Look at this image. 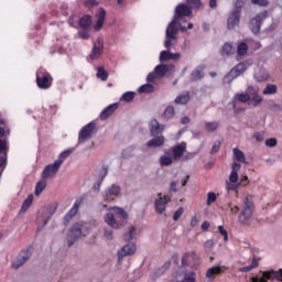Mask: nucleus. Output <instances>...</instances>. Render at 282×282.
<instances>
[{
    "mask_svg": "<svg viewBox=\"0 0 282 282\" xmlns=\"http://www.w3.org/2000/svg\"><path fill=\"white\" fill-rule=\"evenodd\" d=\"M243 6H246V0H236V2H235L236 10H241V8H243Z\"/></svg>",
    "mask_w": 282,
    "mask_h": 282,
    "instance_id": "55",
    "label": "nucleus"
},
{
    "mask_svg": "<svg viewBox=\"0 0 282 282\" xmlns=\"http://www.w3.org/2000/svg\"><path fill=\"white\" fill-rule=\"evenodd\" d=\"M239 171H241V164L234 162L229 175V182H231V184H237V182H239Z\"/></svg>",
    "mask_w": 282,
    "mask_h": 282,
    "instance_id": "24",
    "label": "nucleus"
},
{
    "mask_svg": "<svg viewBox=\"0 0 282 282\" xmlns=\"http://www.w3.org/2000/svg\"><path fill=\"white\" fill-rule=\"evenodd\" d=\"M276 91H278L276 85H274V84H268V85L265 86V88L263 89L262 94H263L264 96H272V95L276 94Z\"/></svg>",
    "mask_w": 282,
    "mask_h": 282,
    "instance_id": "38",
    "label": "nucleus"
},
{
    "mask_svg": "<svg viewBox=\"0 0 282 282\" xmlns=\"http://www.w3.org/2000/svg\"><path fill=\"white\" fill-rule=\"evenodd\" d=\"M33 202H34V195L30 194L26 197V199L23 202L20 213H26L28 208H30V206H32Z\"/></svg>",
    "mask_w": 282,
    "mask_h": 282,
    "instance_id": "35",
    "label": "nucleus"
},
{
    "mask_svg": "<svg viewBox=\"0 0 282 282\" xmlns=\"http://www.w3.org/2000/svg\"><path fill=\"white\" fill-rule=\"evenodd\" d=\"M58 208V204L55 205H48L46 207L43 208V213H45L46 215H48V218L44 221V226H47V221H50L52 215H54V213H56V209Z\"/></svg>",
    "mask_w": 282,
    "mask_h": 282,
    "instance_id": "31",
    "label": "nucleus"
},
{
    "mask_svg": "<svg viewBox=\"0 0 282 282\" xmlns=\"http://www.w3.org/2000/svg\"><path fill=\"white\" fill-rule=\"evenodd\" d=\"M46 186H47V182L44 178L39 181L35 185V196L39 197V195H41V193L45 191Z\"/></svg>",
    "mask_w": 282,
    "mask_h": 282,
    "instance_id": "34",
    "label": "nucleus"
},
{
    "mask_svg": "<svg viewBox=\"0 0 282 282\" xmlns=\"http://www.w3.org/2000/svg\"><path fill=\"white\" fill-rule=\"evenodd\" d=\"M215 202H217V194L214 192L207 193V206H212Z\"/></svg>",
    "mask_w": 282,
    "mask_h": 282,
    "instance_id": "47",
    "label": "nucleus"
},
{
    "mask_svg": "<svg viewBox=\"0 0 282 282\" xmlns=\"http://www.w3.org/2000/svg\"><path fill=\"white\" fill-rule=\"evenodd\" d=\"M187 6H189L191 9H198L202 7L200 0H187Z\"/></svg>",
    "mask_w": 282,
    "mask_h": 282,
    "instance_id": "49",
    "label": "nucleus"
},
{
    "mask_svg": "<svg viewBox=\"0 0 282 282\" xmlns=\"http://www.w3.org/2000/svg\"><path fill=\"white\" fill-rule=\"evenodd\" d=\"M264 19H268V11L258 13L250 20L249 29L251 30L252 34H259L261 32V24L263 23Z\"/></svg>",
    "mask_w": 282,
    "mask_h": 282,
    "instance_id": "8",
    "label": "nucleus"
},
{
    "mask_svg": "<svg viewBox=\"0 0 282 282\" xmlns=\"http://www.w3.org/2000/svg\"><path fill=\"white\" fill-rule=\"evenodd\" d=\"M172 153L174 155V160H180V158H182L184 155V153H186V143L182 142V143L175 145L172 149Z\"/></svg>",
    "mask_w": 282,
    "mask_h": 282,
    "instance_id": "26",
    "label": "nucleus"
},
{
    "mask_svg": "<svg viewBox=\"0 0 282 282\" xmlns=\"http://www.w3.org/2000/svg\"><path fill=\"white\" fill-rule=\"evenodd\" d=\"M79 206H80V202L76 200L74 206L70 208V210L66 215L70 216L72 218L76 217Z\"/></svg>",
    "mask_w": 282,
    "mask_h": 282,
    "instance_id": "44",
    "label": "nucleus"
},
{
    "mask_svg": "<svg viewBox=\"0 0 282 282\" xmlns=\"http://www.w3.org/2000/svg\"><path fill=\"white\" fill-rule=\"evenodd\" d=\"M155 78H158V75H155V72H153V73H149L147 80L149 83H155Z\"/></svg>",
    "mask_w": 282,
    "mask_h": 282,
    "instance_id": "58",
    "label": "nucleus"
},
{
    "mask_svg": "<svg viewBox=\"0 0 282 282\" xmlns=\"http://www.w3.org/2000/svg\"><path fill=\"white\" fill-rule=\"evenodd\" d=\"M253 6H260V8H268L270 6V1L268 0H251Z\"/></svg>",
    "mask_w": 282,
    "mask_h": 282,
    "instance_id": "48",
    "label": "nucleus"
},
{
    "mask_svg": "<svg viewBox=\"0 0 282 282\" xmlns=\"http://www.w3.org/2000/svg\"><path fill=\"white\" fill-rule=\"evenodd\" d=\"M135 250H138V247L133 242L123 246L121 251L118 252L119 259H121V257H129L131 254H134Z\"/></svg>",
    "mask_w": 282,
    "mask_h": 282,
    "instance_id": "25",
    "label": "nucleus"
},
{
    "mask_svg": "<svg viewBox=\"0 0 282 282\" xmlns=\"http://www.w3.org/2000/svg\"><path fill=\"white\" fill-rule=\"evenodd\" d=\"M85 6L87 8H94V6H98V2L96 0H88L85 2Z\"/></svg>",
    "mask_w": 282,
    "mask_h": 282,
    "instance_id": "64",
    "label": "nucleus"
},
{
    "mask_svg": "<svg viewBox=\"0 0 282 282\" xmlns=\"http://www.w3.org/2000/svg\"><path fill=\"white\" fill-rule=\"evenodd\" d=\"M97 78H100V80H107L109 78V73H107L104 67H98Z\"/></svg>",
    "mask_w": 282,
    "mask_h": 282,
    "instance_id": "42",
    "label": "nucleus"
},
{
    "mask_svg": "<svg viewBox=\"0 0 282 282\" xmlns=\"http://www.w3.org/2000/svg\"><path fill=\"white\" fill-rule=\"evenodd\" d=\"M191 14H193V11L185 3H181L176 6L174 11V18L169 23L165 31L164 47L166 50H171L173 45H177V39H178L177 34L180 32V20L184 19V17H191Z\"/></svg>",
    "mask_w": 282,
    "mask_h": 282,
    "instance_id": "1",
    "label": "nucleus"
},
{
    "mask_svg": "<svg viewBox=\"0 0 282 282\" xmlns=\"http://www.w3.org/2000/svg\"><path fill=\"white\" fill-rule=\"evenodd\" d=\"M182 215H184V207H180L173 215V219L174 221H177L180 219V217H182Z\"/></svg>",
    "mask_w": 282,
    "mask_h": 282,
    "instance_id": "51",
    "label": "nucleus"
},
{
    "mask_svg": "<svg viewBox=\"0 0 282 282\" xmlns=\"http://www.w3.org/2000/svg\"><path fill=\"white\" fill-rule=\"evenodd\" d=\"M79 237H83V226L79 223H76L72 226L67 236L68 247L72 248V246L78 241Z\"/></svg>",
    "mask_w": 282,
    "mask_h": 282,
    "instance_id": "11",
    "label": "nucleus"
},
{
    "mask_svg": "<svg viewBox=\"0 0 282 282\" xmlns=\"http://www.w3.org/2000/svg\"><path fill=\"white\" fill-rule=\"evenodd\" d=\"M118 109V104H111L109 105L106 109L102 110L100 113V119L101 120H107L110 116H113L116 110Z\"/></svg>",
    "mask_w": 282,
    "mask_h": 282,
    "instance_id": "27",
    "label": "nucleus"
},
{
    "mask_svg": "<svg viewBox=\"0 0 282 282\" xmlns=\"http://www.w3.org/2000/svg\"><path fill=\"white\" fill-rule=\"evenodd\" d=\"M73 153L74 148L63 151L62 153H59L58 160L56 162H61V166H63V162H65V160H67V158H69V155H72Z\"/></svg>",
    "mask_w": 282,
    "mask_h": 282,
    "instance_id": "37",
    "label": "nucleus"
},
{
    "mask_svg": "<svg viewBox=\"0 0 282 282\" xmlns=\"http://www.w3.org/2000/svg\"><path fill=\"white\" fill-rule=\"evenodd\" d=\"M135 227H130L128 229V232L123 235V240L124 241H131V239H133L135 237Z\"/></svg>",
    "mask_w": 282,
    "mask_h": 282,
    "instance_id": "41",
    "label": "nucleus"
},
{
    "mask_svg": "<svg viewBox=\"0 0 282 282\" xmlns=\"http://www.w3.org/2000/svg\"><path fill=\"white\" fill-rule=\"evenodd\" d=\"M232 153L237 162H242V164H248V161H246V154L243 153V151L239 150V148H234Z\"/></svg>",
    "mask_w": 282,
    "mask_h": 282,
    "instance_id": "32",
    "label": "nucleus"
},
{
    "mask_svg": "<svg viewBox=\"0 0 282 282\" xmlns=\"http://www.w3.org/2000/svg\"><path fill=\"white\" fill-rule=\"evenodd\" d=\"M110 210H113L117 215L113 216L111 213H107L105 215V221L110 228H113L115 230H120L122 226H127V221L129 219V214L124 210L122 207H111Z\"/></svg>",
    "mask_w": 282,
    "mask_h": 282,
    "instance_id": "5",
    "label": "nucleus"
},
{
    "mask_svg": "<svg viewBox=\"0 0 282 282\" xmlns=\"http://www.w3.org/2000/svg\"><path fill=\"white\" fill-rule=\"evenodd\" d=\"M163 120H173L175 118V107L167 106L162 115Z\"/></svg>",
    "mask_w": 282,
    "mask_h": 282,
    "instance_id": "33",
    "label": "nucleus"
},
{
    "mask_svg": "<svg viewBox=\"0 0 282 282\" xmlns=\"http://www.w3.org/2000/svg\"><path fill=\"white\" fill-rule=\"evenodd\" d=\"M78 36H79V39H84L85 41H87V39H89V33H88L87 30H85V31H79V32H78Z\"/></svg>",
    "mask_w": 282,
    "mask_h": 282,
    "instance_id": "57",
    "label": "nucleus"
},
{
    "mask_svg": "<svg viewBox=\"0 0 282 282\" xmlns=\"http://www.w3.org/2000/svg\"><path fill=\"white\" fill-rule=\"evenodd\" d=\"M8 141L0 140V169L8 166Z\"/></svg>",
    "mask_w": 282,
    "mask_h": 282,
    "instance_id": "18",
    "label": "nucleus"
},
{
    "mask_svg": "<svg viewBox=\"0 0 282 282\" xmlns=\"http://www.w3.org/2000/svg\"><path fill=\"white\" fill-rule=\"evenodd\" d=\"M237 54L238 56H246L248 54V44L242 42L237 47Z\"/></svg>",
    "mask_w": 282,
    "mask_h": 282,
    "instance_id": "40",
    "label": "nucleus"
},
{
    "mask_svg": "<svg viewBox=\"0 0 282 282\" xmlns=\"http://www.w3.org/2000/svg\"><path fill=\"white\" fill-rule=\"evenodd\" d=\"M250 181H248V176H242L239 183V186H248Z\"/></svg>",
    "mask_w": 282,
    "mask_h": 282,
    "instance_id": "62",
    "label": "nucleus"
},
{
    "mask_svg": "<svg viewBox=\"0 0 282 282\" xmlns=\"http://www.w3.org/2000/svg\"><path fill=\"white\" fill-rule=\"evenodd\" d=\"M248 67H250V64H248L247 62H241L239 64H237L223 79L224 85H230V83H232V80H235V78H239V76H241V74H243V72H246V69H248Z\"/></svg>",
    "mask_w": 282,
    "mask_h": 282,
    "instance_id": "7",
    "label": "nucleus"
},
{
    "mask_svg": "<svg viewBox=\"0 0 282 282\" xmlns=\"http://www.w3.org/2000/svg\"><path fill=\"white\" fill-rule=\"evenodd\" d=\"M61 169V161H55L52 164L45 166L42 172V180H52V177H56V173H58Z\"/></svg>",
    "mask_w": 282,
    "mask_h": 282,
    "instance_id": "12",
    "label": "nucleus"
},
{
    "mask_svg": "<svg viewBox=\"0 0 282 282\" xmlns=\"http://www.w3.org/2000/svg\"><path fill=\"white\" fill-rule=\"evenodd\" d=\"M276 280V281H282V269L278 270V271H264L262 273V276L260 278H252L251 281L252 282H268L272 281V280Z\"/></svg>",
    "mask_w": 282,
    "mask_h": 282,
    "instance_id": "10",
    "label": "nucleus"
},
{
    "mask_svg": "<svg viewBox=\"0 0 282 282\" xmlns=\"http://www.w3.org/2000/svg\"><path fill=\"white\" fill-rule=\"evenodd\" d=\"M171 204V196L164 195L162 196V193L159 194V198L154 202V208L155 212L159 215H164V212L166 210V206Z\"/></svg>",
    "mask_w": 282,
    "mask_h": 282,
    "instance_id": "13",
    "label": "nucleus"
},
{
    "mask_svg": "<svg viewBox=\"0 0 282 282\" xmlns=\"http://www.w3.org/2000/svg\"><path fill=\"white\" fill-rule=\"evenodd\" d=\"M105 50V40L102 37H98L96 42H94L93 50L90 52L89 58L91 61H97L102 56V52Z\"/></svg>",
    "mask_w": 282,
    "mask_h": 282,
    "instance_id": "15",
    "label": "nucleus"
},
{
    "mask_svg": "<svg viewBox=\"0 0 282 282\" xmlns=\"http://www.w3.org/2000/svg\"><path fill=\"white\" fill-rule=\"evenodd\" d=\"M108 173H109V170L107 169V166H104L101 169V171L99 172V175H100L101 180H105L107 177Z\"/></svg>",
    "mask_w": 282,
    "mask_h": 282,
    "instance_id": "59",
    "label": "nucleus"
},
{
    "mask_svg": "<svg viewBox=\"0 0 282 282\" xmlns=\"http://www.w3.org/2000/svg\"><path fill=\"white\" fill-rule=\"evenodd\" d=\"M204 69H206V66H198L196 69H194L191 74V80L192 82H197L202 80L204 78Z\"/></svg>",
    "mask_w": 282,
    "mask_h": 282,
    "instance_id": "28",
    "label": "nucleus"
},
{
    "mask_svg": "<svg viewBox=\"0 0 282 282\" xmlns=\"http://www.w3.org/2000/svg\"><path fill=\"white\" fill-rule=\"evenodd\" d=\"M225 270H228V267L220 264L209 268L206 272V279H210L213 281L216 274H221Z\"/></svg>",
    "mask_w": 282,
    "mask_h": 282,
    "instance_id": "22",
    "label": "nucleus"
},
{
    "mask_svg": "<svg viewBox=\"0 0 282 282\" xmlns=\"http://www.w3.org/2000/svg\"><path fill=\"white\" fill-rule=\"evenodd\" d=\"M155 91V87L152 84H144L139 87V94H153Z\"/></svg>",
    "mask_w": 282,
    "mask_h": 282,
    "instance_id": "36",
    "label": "nucleus"
},
{
    "mask_svg": "<svg viewBox=\"0 0 282 282\" xmlns=\"http://www.w3.org/2000/svg\"><path fill=\"white\" fill-rule=\"evenodd\" d=\"M250 265L253 270L254 268H259V259L257 257H253Z\"/></svg>",
    "mask_w": 282,
    "mask_h": 282,
    "instance_id": "63",
    "label": "nucleus"
},
{
    "mask_svg": "<svg viewBox=\"0 0 282 282\" xmlns=\"http://www.w3.org/2000/svg\"><path fill=\"white\" fill-rule=\"evenodd\" d=\"M36 85L40 89H50L52 87V75L43 72L37 73Z\"/></svg>",
    "mask_w": 282,
    "mask_h": 282,
    "instance_id": "14",
    "label": "nucleus"
},
{
    "mask_svg": "<svg viewBox=\"0 0 282 282\" xmlns=\"http://www.w3.org/2000/svg\"><path fill=\"white\" fill-rule=\"evenodd\" d=\"M221 147V143H214L212 150H210V155H215V153H218L219 152V149Z\"/></svg>",
    "mask_w": 282,
    "mask_h": 282,
    "instance_id": "53",
    "label": "nucleus"
},
{
    "mask_svg": "<svg viewBox=\"0 0 282 282\" xmlns=\"http://www.w3.org/2000/svg\"><path fill=\"white\" fill-rule=\"evenodd\" d=\"M218 230H219L220 235L224 237V240L228 241V231H226V229H224V226H218Z\"/></svg>",
    "mask_w": 282,
    "mask_h": 282,
    "instance_id": "54",
    "label": "nucleus"
},
{
    "mask_svg": "<svg viewBox=\"0 0 282 282\" xmlns=\"http://www.w3.org/2000/svg\"><path fill=\"white\" fill-rule=\"evenodd\" d=\"M227 207L230 209L231 215H237V213H239V206L232 207V204L229 203Z\"/></svg>",
    "mask_w": 282,
    "mask_h": 282,
    "instance_id": "56",
    "label": "nucleus"
},
{
    "mask_svg": "<svg viewBox=\"0 0 282 282\" xmlns=\"http://www.w3.org/2000/svg\"><path fill=\"white\" fill-rule=\"evenodd\" d=\"M96 133V124L94 122H90L86 124L78 134V144H85L86 140H90V138H94V134Z\"/></svg>",
    "mask_w": 282,
    "mask_h": 282,
    "instance_id": "9",
    "label": "nucleus"
},
{
    "mask_svg": "<svg viewBox=\"0 0 282 282\" xmlns=\"http://www.w3.org/2000/svg\"><path fill=\"white\" fill-rule=\"evenodd\" d=\"M180 58H182V54L171 53L169 51H162L159 56L161 63H164V61H180Z\"/></svg>",
    "mask_w": 282,
    "mask_h": 282,
    "instance_id": "21",
    "label": "nucleus"
},
{
    "mask_svg": "<svg viewBox=\"0 0 282 282\" xmlns=\"http://www.w3.org/2000/svg\"><path fill=\"white\" fill-rule=\"evenodd\" d=\"M133 98H135V93L128 91L122 95L121 100H123L124 102H131Z\"/></svg>",
    "mask_w": 282,
    "mask_h": 282,
    "instance_id": "45",
    "label": "nucleus"
},
{
    "mask_svg": "<svg viewBox=\"0 0 282 282\" xmlns=\"http://www.w3.org/2000/svg\"><path fill=\"white\" fill-rule=\"evenodd\" d=\"M219 129V123L217 121L206 122L205 123V130L208 133H213L214 131H217Z\"/></svg>",
    "mask_w": 282,
    "mask_h": 282,
    "instance_id": "39",
    "label": "nucleus"
},
{
    "mask_svg": "<svg viewBox=\"0 0 282 282\" xmlns=\"http://www.w3.org/2000/svg\"><path fill=\"white\" fill-rule=\"evenodd\" d=\"M169 72H175V65L160 64L154 68V74L156 78H164V76H166V73Z\"/></svg>",
    "mask_w": 282,
    "mask_h": 282,
    "instance_id": "20",
    "label": "nucleus"
},
{
    "mask_svg": "<svg viewBox=\"0 0 282 282\" xmlns=\"http://www.w3.org/2000/svg\"><path fill=\"white\" fill-rule=\"evenodd\" d=\"M105 17H107V12L100 8L98 13L96 14L97 22L94 26V30L96 32H100L102 30V25H105Z\"/></svg>",
    "mask_w": 282,
    "mask_h": 282,
    "instance_id": "23",
    "label": "nucleus"
},
{
    "mask_svg": "<svg viewBox=\"0 0 282 282\" xmlns=\"http://www.w3.org/2000/svg\"><path fill=\"white\" fill-rule=\"evenodd\" d=\"M189 101H191V93H188V91H185V93L178 95L174 99L175 105H188Z\"/></svg>",
    "mask_w": 282,
    "mask_h": 282,
    "instance_id": "29",
    "label": "nucleus"
},
{
    "mask_svg": "<svg viewBox=\"0 0 282 282\" xmlns=\"http://www.w3.org/2000/svg\"><path fill=\"white\" fill-rule=\"evenodd\" d=\"M223 56H230L232 54V45L226 43L221 48Z\"/></svg>",
    "mask_w": 282,
    "mask_h": 282,
    "instance_id": "46",
    "label": "nucleus"
},
{
    "mask_svg": "<svg viewBox=\"0 0 282 282\" xmlns=\"http://www.w3.org/2000/svg\"><path fill=\"white\" fill-rule=\"evenodd\" d=\"M254 213V203H252V196H246L241 213L238 217V220L242 226H250L249 221L252 219V214Z\"/></svg>",
    "mask_w": 282,
    "mask_h": 282,
    "instance_id": "6",
    "label": "nucleus"
},
{
    "mask_svg": "<svg viewBox=\"0 0 282 282\" xmlns=\"http://www.w3.org/2000/svg\"><path fill=\"white\" fill-rule=\"evenodd\" d=\"M30 257H32V250L23 249L12 264V268H14V270H19V268H21V265H23V263L30 259Z\"/></svg>",
    "mask_w": 282,
    "mask_h": 282,
    "instance_id": "19",
    "label": "nucleus"
},
{
    "mask_svg": "<svg viewBox=\"0 0 282 282\" xmlns=\"http://www.w3.org/2000/svg\"><path fill=\"white\" fill-rule=\"evenodd\" d=\"M122 188L118 184H112L105 191V202H113L121 193Z\"/></svg>",
    "mask_w": 282,
    "mask_h": 282,
    "instance_id": "17",
    "label": "nucleus"
},
{
    "mask_svg": "<svg viewBox=\"0 0 282 282\" xmlns=\"http://www.w3.org/2000/svg\"><path fill=\"white\" fill-rule=\"evenodd\" d=\"M79 28L82 30L89 31L91 30V15H84L79 19Z\"/></svg>",
    "mask_w": 282,
    "mask_h": 282,
    "instance_id": "30",
    "label": "nucleus"
},
{
    "mask_svg": "<svg viewBox=\"0 0 282 282\" xmlns=\"http://www.w3.org/2000/svg\"><path fill=\"white\" fill-rule=\"evenodd\" d=\"M105 237L106 239H108L109 241H111L113 239V229H105Z\"/></svg>",
    "mask_w": 282,
    "mask_h": 282,
    "instance_id": "52",
    "label": "nucleus"
},
{
    "mask_svg": "<svg viewBox=\"0 0 282 282\" xmlns=\"http://www.w3.org/2000/svg\"><path fill=\"white\" fill-rule=\"evenodd\" d=\"M241 102L242 105L249 104L251 107H259L263 102V97L259 95V88L253 86H248L245 93H237L232 99L231 105L234 109H237V105Z\"/></svg>",
    "mask_w": 282,
    "mask_h": 282,
    "instance_id": "2",
    "label": "nucleus"
},
{
    "mask_svg": "<svg viewBox=\"0 0 282 282\" xmlns=\"http://www.w3.org/2000/svg\"><path fill=\"white\" fill-rule=\"evenodd\" d=\"M251 270H254L251 264L247 265V267H241L238 269V272H250Z\"/></svg>",
    "mask_w": 282,
    "mask_h": 282,
    "instance_id": "61",
    "label": "nucleus"
},
{
    "mask_svg": "<svg viewBox=\"0 0 282 282\" xmlns=\"http://www.w3.org/2000/svg\"><path fill=\"white\" fill-rule=\"evenodd\" d=\"M149 129L152 139L147 142V147L149 149H158L160 147H163L164 142H166V139L163 134L165 126L160 123L158 119H151L149 122Z\"/></svg>",
    "mask_w": 282,
    "mask_h": 282,
    "instance_id": "4",
    "label": "nucleus"
},
{
    "mask_svg": "<svg viewBox=\"0 0 282 282\" xmlns=\"http://www.w3.org/2000/svg\"><path fill=\"white\" fill-rule=\"evenodd\" d=\"M161 166H171L173 164V159L171 156L162 155L160 158Z\"/></svg>",
    "mask_w": 282,
    "mask_h": 282,
    "instance_id": "43",
    "label": "nucleus"
},
{
    "mask_svg": "<svg viewBox=\"0 0 282 282\" xmlns=\"http://www.w3.org/2000/svg\"><path fill=\"white\" fill-rule=\"evenodd\" d=\"M188 257L193 259V261H198L199 256L195 253V251H191L185 253L182 257V264L178 267L177 271L175 272V279L177 282H196L197 281V273L193 270H188Z\"/></svg>",
    "mask_w": 282,
    "mask_h": 282,
    "instance_id": "3",
    "label": "nucleus"
},
{
    "mask_svg": "<svg viewBox=\"0 0 282 282\" xmlns=\"http://www.w3.org/2000/svg\"><path fill=\"white\" fill-rule=\"evenodd\" d=\"M241 21V10L234 9L227 19L228 30H235Z\"/></svg>",
    "mask_w": 282,
    "mask_h": 282,
    "instance_id": "16",
    "label": "nucleus"
},
{
    "mask_svg": "<svg viewBox=\"0 0 282 282\" xmlns=\"http://www.w3.org/2000/svg\"><path fill=\"white\" fill-rule=\"evenodd\" d=\"M213 246H215V242L213 240H207L204 243V248H206V250L213 249Z\"/></svg>",
    "mask_w": 282,
    "mask_h": 282,
    "instance_id": "60",
    "label": "nucleus"
},
{
    "mask_svg": "<svg viewBox=\"0 0 282 282\" xmlns=\"http://www.w3.org/2000/svg\"><path fill=\"white\" fill-rule=\"evenodd\" d=\"M264 144L265 147H269V149H274V147L278 144L276 138L267 139Z\"/></svg>",
    "mask_w": 282,
    "mask_h": 282,
    "instance_id": "50",
    "label": "nucleus"
}]
</instances>
